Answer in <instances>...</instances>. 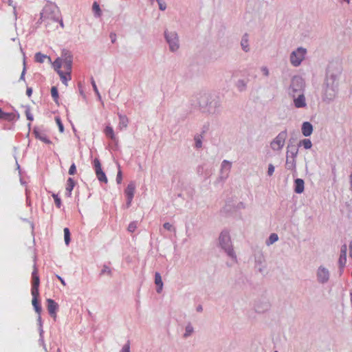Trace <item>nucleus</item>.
<instances>
[{
  "label": "nucleus",
  "mask_w": 352,
  "mask_h": 352,
  "mask_svg": "<svg viewBox=\"0 0 352 352\" xmlns=\"http://www.w3.org/2000/svg\"><path fill=\"white\" fill-rule=\"evenodd\" d=\"M53 67L58 74L60 80L63 84L67 85V82L71 80L72 58L70 55L65 57L56 58L53 63Z\"/></svg>",
  "instance_id": "obj_1"
},
{
  "label": "nucleus",
  "mask_w": 352,
  "mask_h": 352,
  "mask_svg": "<svg viewBox=\"0 0 352 352\" xmlns=\"http://www.w3.org/2000/svg\"><path fill=\"white\" fill-rule=\"evenodd\" d=\"M41 19L46 25L51 22H59L62 28L64 27L63 20L60 18V14L58 8L53 4H47L41 13Z\"/></svg>",
  "instance_id": "obj_2"
},
{
  "label": "nucleus",
  "mask_w": 352,
  "mask_h": 352,
  "mask_svg": "<svg viewBox=\"0 0 352 352\" xmlns=\"http://www.w3.org/2000/svg\"><path fill=\"white\" fill-rule=\"evenodd\" d=\"M306 50L299 47L295 52H293L290 56L291 63L294 66H298L305 58Z\"/></svg>",
  "instance_id": "obj_3"
},
{
  "label": "nucleus",
  "mask_w": 352,
  "mask_h": 352,
  "mask_svg": "<svg viewBox=\"0 0 352 352\" xmlns=\"http://www.w3.org/2000/svg\"><path fill=\"white\" fill-rule=\"evenodd\" d=\"M286 138L287 133L285 131L280 133L271 142L272 148L274 151L281 150L285 144Z\"/></svg>",
  "instance_id": "obj_4"
},
{
  "label": "nucleus",
  "mask_w": 352,
  "mask_h": 352,
  "mask_svg": "<svg viewBox=\"0 0 352 352\" xmlns=\"http://www.w3.org/2000/svg\"><path fill=\"white\" fill-rule=\"evenodd\" d=\"M219 242L223 249H225L228 254L233 256V251L230 248V238L228 232H222L219 236Z\"/></svg>",
  "instance_id": "obj_5"
},
{
  "label": "nucleus",
  "mask_w": 352,
  "mask_h": 352,
  "mask_svg": "<svg viewBox=\"0 0 352 352\" xmlns=\"http://www.w3.org/2000/svg\"><path fill=\"white\" fill-rule=\"evenodd\" d=\"M93 164L98 179L101 182L107 183L108 179L105 173L102 170L100 160L98 158H95Z\"/></svg>",
  "instance_id": "obj_6"
},
{
  "label": "nucleus",
  "mask_w": 352,
  "mask_h": 352,
  "mask_svg": "<svg viewBox=\"0 0 352 352\" xmlns=\"http://www.w3.org/2000/svg\"><path fill=\"white\" fill-rule=\"evenodd\" d=\"M166 38L171 51H175L179 48L178 38L175 33L170 32L169 34L166 33Z\"/></svg>",
  "instance_id": "obj_7"
},
{
  "label": "nucleus",
  "mask_w": 352,
  "mask_h": 352,
  "mask_svg": "<svg viewBox=\"0 0 352 352\" xmlns=\"http://www.w3.org/2000/svg\"><path fill=\"white\" fill-rule=\"evenodd\" d=\"M47 307L50 315L54 319L56 318V313L58 308V304L52 299H47Z\"/></svg>",
  "instance_id": "obj_8"
},
{
  "label": "nucleus",
  "mask_w": 352,
  "mask_h": 352,
  "mask_svg": "<svg viewBox=\"0 0 352 352\" xmlns=\"http://www.w3.org/2000/svg\"><path fill=\"white\" fill-rule=\"evenodd\" d=\"M304 87L303 80L300 78L295 77L292 81V89L294 92L293 97H295L294 93L297 91L302 90Z\"/></svg>",
  "instance_id": "obj_9"
},
{
  "label": "nucleus",
  "mask_w": 352,
  "mask_h": 352,
  "mask_svg": "<svg viewBox=\"0 0 352 352\" xmlns=\"http://www.w3.org/2000/svg\"><path fill=\"white\" fill-rule=\"evenodd\" d=\"M135 186L134 183L131 182L128 184L126 190L125 195L127 198V206H129L133 198L134 192H135Z\"/></svg>",
  "instance_id": "obj_10"
},
{
  "label": "nucleus",
  "mask_w": 352,
  "mask_h": 352,
  "mask_svg": "<svg viewBox=\"0 0 352 352\" xmlns=\"http://www.w3.org/2000/svg\"><path fill=\"white\" fill-rule=\"evenodd\" d=\"M318 278L322 283L327 281L329 279V271L324 267H320L318 270Z\"/></svg>",
  "instance_id": "obj_11"
},
{
  "label": "nucleus",
  "mask_w": 352,
  "mask_h": 352,
  "mask_svg": "<svg viewBox=\"0 0 352 352\" xmlns=\"http://www.w3.org/2000/svg\"><path fill=\"white\" fill-rule=\"evenodd\" d=\"M75 184H76V182L72 178H71V177L68 178V179L67 180L66 188H65V195L67 197H71L72 192L74 189V187L75 186Z\"/></svg>",
  "instance_id": "obj_12"
},
{
  "label": "nucleus",
  "mask_w": 352,
  "mask_h": 352,
  "mask_svg": "<svg viewBox=\"0 0 352 352\" xmlns=\"http://www.w3.org/2000/svg\"><path fill=\"white\" fill-rule=\"evenodd\" d=\"M346 251L347 247L346 245L344 244L341 247L340 256L339 258V263L342 266H344L346 261Z\"/></svg>",
  "instance_id": "obj_13"
},
{
  "label": "nucleus",
  "mask_w": 352,
  "mask_h": 352,
  "mask_svg": "<svg viewBox=\"0 0 352 352\" xmlns=\"http://www.w3.org/2000/svg\"><path fill=\"white\" fill-rule=\"evenodd\" d=\"M294 104L297 108L305 107L306 106L305 98L302 94L298 95L296 98H294Z\"/></svg>",
  "instance_id": "obj_14"
},
{
  "label": "nucleus",
  "mask_w": 352,
  "mask_h": 352,
  "mask_svg": "<svg viewBox=\"0 0 352 352\" xmlns=\"http://www.w3.org/2000/svg\"><path fill=\"white\" fill-rule=\"evenodd\" d=\"M312 131L313 126L309 122H305L302 124V133L305 136H309L312 133Z\"/></svg>",
  "instance_id": "obj_15"
},
{
  "label": "nucleus",
  "mask_w": 352,
  "mask_h": 352,
  "mask_svg": "<svg viewBox=\"0 0 352 352\" xmlns=\"http://www.w3.org/2000/svg\"><path fill=\"white\" fill-rule=\"evenodd\" d=\"M15 119V114L14 113H6L2 111L0 108V120L6 121H12Z\"/></svg>",
  "instance_id": "obj_16"
},
{
  "label": "nucleus",
  "mask_w": 352,
  "mask_h": 352,
  "mask_svg": "<svg viewBox=\"0 0 352 352\" xmlns=\"http://www.w3.org/2000/svg\"><path fill=\"white\" fill-rule=\"evenodd\" d=\"M32 286L39 287L40 280H39V277L38 275V270L35 265L34 267V270L32 272Z\"/></svg>",
  "instance_id": "obj_17"
},
{
  "label": "nucleus",
  "mask_w": 352,
  "mask_h": 352,
  "mask_svg": "<svg viewBox=\"0 0 352 352\" xmlns=\"http://www.w3.org/2000/svg\"><path fill=\"white\" fill-rule=\"evenodd\" d=\"M155 283L157 286V292L160 293L163 288V282L160 273L156 272L155 275Z\"/></svg>",
  "instance_id": "obj_18"
},
{
  "label": "nucleus",
  "mask_w": 352,
  "mask_h": 352,
  "mask_svg": "<svg viewBox=\"0 0 352 352\" xmlns=\"http://www.w3.org/2000/svg\"><path fill=\"white\" fill-rule=\"evenodd\" d=\"M304 191V181L302 179H296L295 180V192L296 193H302Z\"/></svg>",
  "instance_id": "obj_19"
},
{
  "label": "nucleus",
  "mask_w": 352,
  "mask_h": 352,
  "mask_svg": "<svg viewBox=\"0 0 352 352\" xmlns=\"http://www.w3.org/2000/svg\"><path fill=\"white\" fill-rule=\"evenodd\" d=\"M47 59L48 62L52 63L51 58L47 55H45L41 52H37L35 54V60L38 63H42Z\"/></svg>",
  "instance_id": "obj_20"
},
{
  "label": "nucleus",
  "mask_w": 352,
  "mask_h": 352,
  "mask_svg": "<svg viewBox=\"0 0 352 352\" xmlns=\"http://www.w3.org/2000/svg\"><path fill=\"white\" fill-rule=\"evenodd\" d=\"M119 124L118 128L120 130L126 129L128 126L129 120L125 116L119 115Z\"/></svg>",
  "instance_id": "obj_21"
},
{
  "label": "nucleus",
  "mask_w": 352,
  "mask_h": 352,
  "mask_svg": "<svg viewBox=\"0 0 352 352\" xmlns=\"http://www.w3.org/2000/svg\"><path fill=\"white\" fill-rule=\"evenodd\" d=\"M32 304L35 309V311L40 315L41 313V306L40 305L38 298H32Z\"/></svg>",
  "instance_id": "obj_22"
},
{
  "label": "nucleus",
  "mask_w": 352,
  "mask_h": 352,
  "mask_svg": "<svg viewBox=\"0 0 352 352\" xmlns=\"http://www.w3.org/2000/svg\"><path fill=\"white\" fill-rule=\"evenodd\" d=\"M104 133L108 138H111V140H116V136H115V134L113 132V129L111 126H106V128L104 129Z\"/></svg>",
  "instance_id": "obj_23"
},
{
  "label": "nucleus",
  "mask_w": 352,
  "mask_h": 352,
  "mask_svg": "<svg viewBox=\"0 0 352 352\" xmlns=\"http://www.w3.org/2000/svg\"><path fill=\"white\" fill-rule=\"evenodd\" d=\"M92 9L96 16L100 17L102 15V11L100 6L96 1L94 2Z\"/></svg>",
  "instance_id": "obj_24"
},
{
  "label": "nucleus",
  "mask_w": 352,
  "mask_h": 352,
  "mask_svg": "<svg viewBox=\"0 0 352 352\" xmlns=\"http://www.w3.org/2000/svg\"><path fill=\"white\" fill-rule=\"evenodd\" d=\"M278 239V236L276 234L272 233L270 234L268 241H267V245H270L277 241Z\"/></svg>",
  "instance_id": "obj_25"
},
{
  "label": "nucleus",
  "mask_w": 352,
  "mask_h": 352,
  "mask_svg": "<svg viewBox=\"0 0 352 352\" xmlns=\"http://www.w3.org/2000/svg\"><path fill=\"white\" fill-rule=\"evenodd\" d=\"M51 94L52 97L53 98L54 100L58 103V89L56 87H52L51 89Z\"/></svg>",
  "instance_id": "obj_26"
},
{
  "label": "nucleus",
  "mask_w": 352,
  "mask_h": 352,
  "mask_svg": "<svg viewBox=\"0 0 352 352\" xmlns=\"http://www.w3.org/2000/svg\"><path fill=\"white\" fill-rule=\"evenodd\" d=\"M300 144L306 149L311 148L312 146V143L309 139H304L300 142Z\"/></svg>",
  "instance_id": "obj_27"
},
{
  "label": "nucleus",
  "mask_w": 352,
  "mask_h": 352,
  "mask_svg": "<svg viewBox=\"0 0 352 352\" xmlns=\"http://www.w3.org/2000/svg\"><path fill=\"white\" fill-rule=\"evenodd\" d=\"M64 239L66 245H68L70 242V232L67 228H64Z\"/></svg>",
  "instance_id": "obj_28"
},
{
  "label": "nucleus",
  "mask_w": 352,
  "mask_h": 352,
  "mask_svg": "<svg viewBox=\"0 0 352 352\" xmlns=\"http://www.w3.org/2000/svg\"><path fill=\"white\" fill-rule=\"evenodd\" d=\"M241 46L244 51L248 52L249 50L248 48V40L247 38V36L245 35L241 40Z\"/></svg>",
  "instance_id": "obj_29"
},
{
  "label": "nucleus",
  "mask_w": 352,
  "mask_h": 352,
  "mask_svg": "<svg viewBox=\"0 0 352 352\" xmlns=\"http://www.w3.org/2000/svg\"><path fill=\"white\" fill-rule=\"evenodd\" d=\"M31 294L32 296V298H38V297H39L38 287L32 286Z\"/></svg>",
  "instance_id": "obj_30"
},
{
  "label": "nucleus",
  "mask_w": 352,
  "mask_h": 352,
  "mask_svg": "<svg viewBox=\"0 0 352 352\" xmlns=\"http://www.w3.org/2000/svg\"><path fill=\"white\" fill-rule=\"evenodd\" d=\"M55 120H56V122L58 126V129H59V131L60 133H63V131H64V127H63V124H62V122L60 120V118H58V117H56L55 118Z\"/></svg>",
  "instance_id": "obj_31"
},
{
  "label": "nucleus",
  "mask_w": 352,
  "mask_h": 352,
  "mask_svg": "<svg viewBox=\"0 0 352 352\" xmlns=\"http://www.w3.org/2000/svg\"><path fill=\"white\" fill-rule=\"evenodd\" d=\"M52 197L54 199L55 204L58 208H60L61 206V201L60 199L58 197V196L56 194H53Z\"/></svg>",
  "instance_id": "obj_32"
},
{
  "label": "nucleus",
  "mask_w": 352,
  "mask_h": 352,
  "mask_svg": "<svg viewBox=\"0 0 352 352\" xmlns=\"http://www.w3.org/2000/svg\"><path fill=\"white\" fill-rule=\"evenodd\" d=\"M137 228V223L133 221V222H131L129 225V227H128V230L130 232H133Z\"/></svg>",
  "instance_id": "obj_33"
},
{
  "label": "nucleus",
  "mask_w": 352,
  "mask_h": 352,
  "mask_svg": "<svg viewBox=\"0 0 352 352\" xmlns=\"http://www.w3.org/2000/svg\"><path fill=\"white\" fill-rule=\"evenodd\" d=\"M25 113V116L27 117V119L28 120H30V122H32L34 118H33V116H32V113L30 111V108H26Z\"/></svg>",
  "instance_id": "obj_34"
},
{
  "label": "nucleus",
  "mask_w": 352,
  "mask_h": 352,
  "mask_svg": "<svg viewBox=\"0 0 352 352\" xmlns=\"http://www.w3.org/2000/svg\"><path fill=\"white\" fill-rule=\"evenodd\" d=\"M76 173V166L74 163H73L69 169V174L71 175H75Z\"/></svg>",
  "instance_id": "obj_35"
},
{
  "label": "nucleus",
  "mask_w": 352,
  "mask_h": 352,
  "mask_svg": "<svg viewBox=\"0 0 352 352\" xmlns=\"http://www.w3.org/2000/svg\"><path fill=\"white\" fill-rule=\"evenodd\" d=\"M122 171L119 169L118 174H117L116 181H117L118 184H120L122 182Z\"/></svg>",
  "instance_id": "obj_36"
},
{
  "label": "nucleus",
  "mask_w": 352,
  "mask_h": 352,
  "mask_svg": "<svg viewBox=\"0 0 352 352\" xmlns=\"http://www.w3.org/2000/svg\"><path fill=\"white\" fill-rule=\"evenodd\" d=\"M38 138L43 142L46 144H50L52 142L45 136V135H40Z\"/></svg>",
  "instance_id": "obj_37"
},
{
  "label": "nucleus",
  "mask_w": 352,
  "mask_h": 352,
  "mask_svg": "<svg viewBox=\"0 0 352 352\" xmlns=\"http://www.w3.org/2000/svg\"><path fill=\"white\" fill-rule=\"evenodd\" d=\"M121 352H130L129 342H127V343L122 347Z\"/></svg>",
  "instance_id": "obj_38"
},
{
  "label": "nucleus",
  "mask_w": 352,
  "mask_h": 352,
  "mask_svg": "<svg viewBox=\"0 0 352 352\" xmlns=\"http://www.w3.org/2000/svg\"><path fill=\"white\" fill-rule=\"evenodd\" d=\"M274 172V167L272 164H270L269 166H268V170H267V174L268 175L271 176L273 175Z\"/></svg>",
  "instance_id": "obj_39"
},
{
  "label": "nucleus",
  "mask_w": 352,
  "mask_h": 352,
  "mask_svg": "<svg viewBox=\"0 0 352 352\" xmlns=\"http://www.w3.org/2000/svg\"><path fill=\"white\" fill-rule=\"evenodd\" d=\"M193 329H192V327H190V326H187L186 328V333L184 334V336H189L192 332Z\"/></svg>",
  "instance_id": "obj_40"
},
{
  "label": "nucleus",
  "mask_w": 352,
  "mask_h": 352,
  "mask_svg": "<svg viewBox=\"0 0 352 352\" xmlns=\"http://www.w3.org/2000/svg\"><path fill=\"white\" fill-rule=\"evenodd\" d=\"M159 4L160 9L162 10H164L166 9V4L164 2H162V0H157Z\"/></svg>",
  "instance_id": "obj_41"
},
{
  "label": "nucleus",
  "mask_w": 352,
  "mask_h": 352,
  "mask_svg": "<svg viewBox=\"0 0 352 352\" xmlns=\"http://www.w3.org/2000/svg\"><path fill=\"white\" fill-rule=\"evenodd\" d=\"M164 228L168 230H171L172 228H173V226L171 224H170L169 223H165L164 224Z\"/></svg>",
  "instance_id": "obj_42"
},
{
  "label": "nucleus",
  "mask_w": 352,
  "mask_h": 352,
  "mask_svg": "<svg viewBox=\"0 0 352 352\" xmlns=\"http://www.w3.org/2000/svg\"><path fill=\"white\" fill-rule=\"evenodd\" d=\"M226 166L228 167V168H230L231 166V164L229 162L225 160L223 162V167L226 168Z\"/></svg>",
  "instance_id": "obj_43"
},
{
  "label": "nucleus",
  "mask_w": 352,
  "mask_h": 352,
  "mask_svg": "<svg viewBox=\"0 0 352 352\" xmlns=\"http://www.w3.org/2000/svg\"><path fill=\"white\" fill-rule=\"evenodd\" d=\"M196 146L200 148L201 146V141L199 138H195Z\"/></svg>",
  "instance_id": "obj_44"
},
{
  "label": "nucleus",
  "mask_w": 352,
  "mask_h": 352,
  "mask_svg": "<svg viewBox=\"0 0 352 352\" xmlns=\"http://www.w3.org/2000/svg\"><path fill=\"white\" fill-rule=\"evenodd\" d=\"M110 37L111 38L112 43H114L116 40V34H111Z\"/></svg>",
  "instance_id": "obj_45"
},
{
  "label": "nucleus",
  "mask_w": 352,
  "mask_h": 352,
  "mask_svg": "<svg viewBox=\"0 0 352 352\" xmlns=\"http://www.w3.org/2000/svg\"><path fill=\"white\" fill-rule=\"evenodd\" d=\"M56 277H57V278H58V279L60 281V283H61V284H62L63 285H64V286H65V285H66V283H65V280H63V279L60 276L57 275V276H56Z\"/></svg>",
  "instance_id": "obj_46"
},
{
  "label": "nucleus",
  "mask_w": 352,
  "mask_h": 352,
  "mask_svg": "<svg viewBox=\"0 0 352 352\" xmlns=\"http://www.w3.org/2000/svg\"><path fill=\"white\" fill-rule=\"evenodd\" d=\"M92 85H93V87H94V91H95L97 94H98V89H97V87H96V83H95L94 80H92Z\"/></svg>",
  "instance_id": "obj_47"
},
{
  "label": "nucleus",
  "mask_w": 352,
  "mask_h": 352,
  "mask_svg": "<svg viewBox=\"0 0 352 352\" xmlns=\"http://www.w3.org/2000/svg\"><path fill=\"white\" fill-rule=\"evenodd\" d=\"M349 256L351 258H352V241H351L349 245Z\"/></svg>",
  "instance_id": "obj_48"
},
{
  "label": "nucleus",
  "mask_w": 352,
  "mask_h": 352,
  "mask_svg": "<svg viewBox=\"0 0 352 352\" xmlns=\"http://www.w3.org/2000/svg\"><path fill=\"white\" fill-rule=\"evenodd\" d=\"M262 71L265 76H267L269 74V71L266 67H263L262 69Z\"/></svg>",
  "instance_id": "obj_49"
},
{
  "label": "nucleus",
  "mask_w": 352,
  "mask_h": 352,
  "mask_svg": "<svg viewBox=\"0 0 352 352\" xmlns=\"http://www.w3.org/2000/svg\"><path fill=\"white\" fill-rule=\"evenodd\" d=\"M32 90L31 88H28L26 91V94L28 96H30L32 95Z\"/></svg>",
  "instance_id": "obj_50"
},
{
  "label": "nucleus",
  "mask_w": 352,
  "mask_h": 352,
  "mask_svg": "<svg viewBox=\"0 0 352 352\" xmlns=\"http://www.w3.org/2000/svg\"><path fill=\"white\" fill-rule=\"evenodd\" d=\"M8 4L10 6H12V0H8Z\"/></svg>",
  "instance_id": "obj_51"
},
{
  "label": "nucleus",
  "mask_w": 352,
  "mask_h": 352,
  "mask_svg": "<svg viewBox=\"0 0 352 352\" xmlns=\"http://www.w3.org/2000/svg\"><path fill=\"white\" fill-rule=\"evenodd\" d=\"M202 310V307L201 306L197 307V311H200Z\"/></svg>",
  "instance_id": "obj_52"
},
{
  "label": "nucleus",
  "mask_w": 352,
  "mask_h": 352,
  "mask_svg": "<svg viewBox=\"0 0 352 352\" xmlns=\"http://www.w3.org/2000/svg\"><path fill=\"white\" fill-rule=\"evenodd\" d=\"M102 272H107V270H104Z\"/></svg>",
  "instance_id": "obj_53"
},
{
  "label": "nucleus",
  "mask_w": 352,
  "mask_h": 352,
  "mask_svg": "<svg viewBox=\"0 0 352 352\" xmlns=\"http://www.w3.org/2000/svg\"><path fill=\"white\" fill-rule=\"evenodd\" d=\"M102 272H107V270H104Z\"/></svg>",
  "instance_id": "obj_54"
},
{
  "label": "nucleus",
  "mask_w": 352,
  "mask_h": 352,
  "mask_svg": "<svg viewBox=\"0 0 352 352\" xmlns=\"http://www.w3.org/2000/svg\"><path fill=\"white\" fill-rule=\"evenodd\" d=\"M347 3H349L350 0H345Z\"/></svg>",
  "instance_id": "obj_55"
}]
</instances>
